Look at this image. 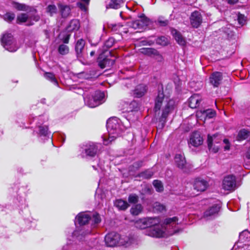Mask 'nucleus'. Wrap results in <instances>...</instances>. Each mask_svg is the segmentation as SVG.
<instances>
[{
    "instance_id": "64",
    "label": "nucleus",
    "mask_w": 250,
    "mask_h": 250,
    "mask_svg": "<svg viewBox=\"0 0 250 250\" xmlns=\"http://www.w3.org/2000/svg\"><path fill=\"white\" fill-rule=\"evenodd\" d=\"M177 249H177V248H176V247H175V248H172V249H171V250H177Z\"/></svg>"
},
{
    "instance_id": "53",
    "label": "nucleus",
    "mask_w": 250,
    "mask_h": 250,
    "mask_svg": "<svg viewBox=\"0 0 250 250\" xmlns=\"http://www.w3.org/2000/svg\"><path fill=\"white\" fill-rule=\"evenodd\" d=\"M80 75L81 77H82L85 79H89L91 78V76L90 74H89L88 73L85 72H83L80 73Z\"/></svg>"
},
{
    "instance_id": "33",
    "label": "nucleus",
    "mask_w": 250,
    "mask_h": 250,
    "mask_svg": "<svg viewBox=\"0 0 250 250\" xmlns=\"http://www.w3.org/2000/svg\"><path fill=\"white\" fill-rule=\"evenodd\" d=\"M39 134L40 136H44L49 138L51 135L50 132H48V128L47 126H39Z\"/></svg>"
},
{
    "instance_id": "48",
    "label": "nucleus",
    "mask_w": 250,
    "mask_h": 250,
    "mask_svg": "<svg viewBox=\"0 0 250 250\" xmlns=\"http://www.w3.org/2000/svg\"><path fill=\"white\" fill-rule=\"evenodd\" d=\"M154 208L158 211L162 212L165 209V207L159 202H156L153 205Z\"/></svg>"
},
{
    "instance_id": "56",
    "label": "nucleus",
    "mask_w": 250,
    "mask_h": 250,
    "mask_svg": "<svg viewBox=\"0 0 250 250\" xmlns=\"http://www.w3.org/2000/svg\"><path fill=\"white\" fill-rule=\"evenodd\" d=\"M229 4H234L238 2V0H226Z\"/></svg>"
},
{
    "instance_id": "1",
    "label": "nucleus",
    "mask_w": 250,
    "mask_h": 250,
    "mask_svg": "<svg viewBox=\"0 0 250 250\" xmlns=\"http://www.w3.org/2000/svg\"><path fill=\"white\" fill-rule=\"evenodd\" d=\"M76 223L80 226V228L73 232V235L81 240L83 237L86 235L93 233V229L100 223L101 220L99 214L95 213L92 218L85 213H80L76 218Z\"/></svg>"
},
{
    "instance_id": "51",
    "label": "nucleus",
    "mask_w": 250,
    "mask_h": 250,
    "mask_svg": "<svg viewBox=\"0 0 250 250\" xmlns=\"http://www.w3.org/2000/svg\"><path fill=\"white\" fill-rule=\"evenodd\" d=\"M158 24L161 26H166L168 23V21L167 20H163L162 18H159L157 20Z\"/></svg>"
},
{
    "instance_id": "2",
    "label": "nucleus",
    "mask_w": 250,
    "mask_h": 250,
    "mask_svg": "<svg viewBox=\"0 0 250 250\" xmlns=\"http://www.w3.org/2000/svg\"><path fill=\"white\" fill-rule=\"evenodd\" d=\"M154 102L153 110L155 114L158 112L159 114L160 110H162V115L159 118V122L161 123L162 127H163L167 121V117L174 109L175 101L165 96L163 91L159 90Z\"/></svg>"
},
{
    "instance_id": "55",
    "label": "nucleus",
    "mask_w": 250,
    "mask_h": 250,
    "mask_svg": "<svg viewBox=\"0 0 250 250\" xmlns=\"http://www.w3.org/2000/svg\"><path fill=\"white\" fill-rule=\"evenodd\" d=\"M69 40V36H67L63 39V42L64 43H68Z\"/></svg>"
},
{
    "instance_id": "21",
    "label": "nucleus",
    "mask_w": 250,
    "mask_h": 250,
    "mask_svg": "<svg viewBox=\"0 0 250 250\" xmlns=\"http://www.w3.org/2000/svg\"><path fill=\"white\" fill-rule=\"evenodd\" d=\"M58 6L62 18H66L69 15L71 9L69 5L59 3Z\"/></svg>"
},
{
    "instance_id": "13",
    "label": "nucleus",
    "mask_w": 250,
    "mask_h": 250,
    "mask_svg": "<svg viewBox=\"0 0 250 250\" xmlns=\"http://www.w3.org/2000/svg\"><path fill=\"white\" fill-rule=\"evenodd\" d=\"M190 21L191 25L194 28H198L202 22V16L201 13L197 11L192 13Z\"/></svg>"
},
{
    "instance_id": "3",
    "label": "nucleus",
    "mask_w": 250,
    "mask_h": 250,
    "mask_svg": "<svg viewBox=\"0 0 250 250\" xmlns=\"http://www.w3.org/2000/svg\"><path fill=\"white\" fill-rule=\"evenodd\" d=\"M177 222V217L167 218L164 221V226L157 224L152 225L146 229V234L153 237L160 238L164 236L166 231L170 234H174L177 232L175 228L178 224Z\"/></svg>"
},
{
    "instance_id": "20",
    "label": "nucleus",
    "mask_w": 250,
    "mask_h": 250,
    "mask_svg": "<svg viewBox=\"0 0 250 250\" xmlns=\"http://www.w3.org/2000/svg\"><path fill=\"white\" fill-rule=\"evenodd\" d=\"M147 90L146 85L139 84L137 85L134 91V95L136 98H140L144 96Z\"/></svg>"
},
{
    "instance_id": "26",
    "label": "nucleus",
    "mask_w": 250,
    "mask_h": 250,
    "mask_svg": "<svg viewBox=\"0 0 250 250\" xmlns=\"http://www.w3.org/2000/svg\"><path fill=\"white\" fill-rule=\"evenodd\" d=\"M126 105L127 107L125 111L127 112L137 111L139 109V104L136 101H133L129 104H126Z\"/></svg>"
},
{
    "instance_id": "29",
    "label": "nucleus",
    "mask_w": 250,
    "mask_h": 250,
    "mask_svg": "<svg viewBox=\"0 0 250 250\" xmlns=\"http://www.w3.org/2000/svg\"><path fill=\"white\" fill-rule=\"evenodd\" d=\"M154 172L151 169H148L139 173L137 177L145 179H148L151 178Z\"/></svg>"
},
{
    "instance_id": "44",
    "label": "nucleus",
    "mask_w": 250,
    "mask_h": 250,
    "mask_svg": "<svg viewBox=\"0 0 250 250\" xmlns=\"http://www.w3.org/2000/svg\"><path fill=\"white\" fill-rule=\"evenodd\" d=\"M40 20V17L38 15L33 14L32 15L31 14H29V19H28V21H29L30 23H28V25H32L34 24L33 22H32V21H38Z\"/></svg>"
},
{
    "instance_id": "45",
    "label": "nucleus",
    "mask_w": 250,
    "mask_h": 250,
    "mask_svg": "<svg viewBox=\"0 0 250 250\" xmlns=\"http://www.w3.org/2000/svg\"><path fill=\"white\" fill-rule=\"evenodd\" d=\"M122 27V25L119 24H113L110 23L108 24V28L111 30V31L116 32L119 31L120 27Z\"/></svg>"
},
{
    "instance_id": "40",
    "label": "nucleus",
    "mask_w": 250,
    "mask_h": 250,
    "mask_svg": "<svg viewBox=\"0 0 250 250\" xmlns=\"http://www.w3.org/2000/svg\"><path fill=\"white\" fill-rule=\"evenodd\" d=\"M156 43L162 46H166L168 43L167 38L165 36H161L158 37L156 40Z\"/></svg>"
},
{
    "instance_id": "61",
    "label": "nucleus",
    "mask_w": 250,
    "mask_h": 250,
    "mask_svg": "<svg viewBox=\"0 0 250 250\" xmlns=\"http://www.w3.org/2000/svg\"><path fill=\"white\" fill-rule=\"evenodd\" d=\"M82 1L84 2L85 4L88 5L89 4V2L90 0H81Z\"/></svg>"
},
{
    "instance_id": "14",
    "label": "nucleus",
    "mask_w": 250,
    "mask_h": 250,
    "mask_svg": "<svg viewBox=\"0 0 250 250\" xmlns=\"http://www.w3.org/2000/svg\"><path fill=\"white\" fill-rule=\"evenodd\" d=\"M203 139L199 132H194L190 135L189 144L194 147H197L203 144Z\"/></svg>"
},
{
    "instance_id": "7",
    "label": "nucleus",
    "mask_w": 250,
    "mask_h": 250,
    "mask_svg": "<svg viewBox=\"0 0 250 250\" xmlns=\"http://www.w3.org/2000/svg\"><path fill=\"white\" fill-rule=\"evenodd\" d=\"M159 222V219L157 217H147L137 221L135 225L139 229H147L152 225L158 224Z\"/></svg>"
},
{
    "instance_id": "9",
    "label": "nucleus",
    "mask_w": 250,
    "mask_h": 250,
    "mask_svg": "<svg viewBox=\"0 0 250 250\" xmlns=\"http://www.w3.org/2000/svg\"><path fill=\"white\" fill-rule=\"evenodd\" d=\"M175 162L177 167L184 172H188L191 168V166L187 163L185 157L181 154L175 155Z\"/></svg>"
},
{
    "instance_id": "22",
    "label": "nucleus",
    "mask_w": 250,
    "mask_h": 250,
    "mask_svg": "<svg viewBox=\"0 0 250 250\" xmlns=\"http://www.w3.org/2000/svg\"><path fill=\"white\" fill-rule=\"evenodd\" d=\"M171 34L178 43L181 45H185L186 41L179 31L176 29H173L171 30Z\"/></svg>"
},
{
    "instance_id": "57",
    "label": "nucleus",
    "mask_w": 250,
    "mask_h": 250,
    "mask_svg": "<svg viewBox=\"0 0 250 250\" xmlns=\"http://www.w3.org/2000/svg\"><path fill=\"white\" fill-rule=\"evenodd\" d=\"M139 24L140 21H136L133 23V26L134 28H136V27H138L139 25Z\"/></svg>"
},
{
    "instance_id": "8",
    "label": "nucleus",
    "mask_w": 250,
    "mask_h": 250,
    "mask_svg": "<svg viewBox=\"0 0 250 250\" xmlns=\"http://www.w3.org/2000/svg\"><path fill=\"white\" fill-rule=\"evenodd\" d=\"M222 187L225 190H234L237 188L235 177L232 175L226 176L223 181Z\"/></svg>"
},
{
    "instance_id": "24",
    "label": "nucleus",
    "mask_w": 250,
    "mask_h": 250,
    "mask_svg": "<svg viewBox=\"0 0 250 250\" xmlns=\"http://www.w3.org/2000/svg\"><path fill=\"white\" fill-rule=\"evenodd\" d=\"M114 206L119 210H125L129 207V204L126 201L120 199L115 201Z\"/></svg>"
},
{
    "instance_id": "34",
    "label": "nucleus",
    "mask_w": 250,
    "mask_h": 250,
    "mask_svg": "<svg viewBox=\"0 0 250 250\" xmlns=\"http://www.w3.org/2000/svg\"><path fill=\"white\" fill-rule=\"evenodd\" d=\"M44 76L47 80L50 81L55 85H58V81L53 73L51 72H46L44 73Z\"/></svg>"
},
{
    "instance_id": "52",
    "label": "nucleus",
    "mask_w": 250,
    "mask_h": 250,
    "mask_svg": "<svg viewBox=\"0 0 250 250\" xmlns=\"http://www.w3.org/2000/svg\"><path fill=\"white\" fill-rule=\"evenodd\" d=\"M47 10L52 14L56 12L57 8L54 5H49L47 7Z\"/></svg>"
},
{
    "instance_id": "17",
    "label": "nucleus",
    "mask_w": 250,
    "mask_h": 250,
    "mask_svg": "<svg viewBox=\"0 0 250 250\" xmlns=\"http://www.w3.org/2000/svg\"><path fill=\"white\" fill-rule=\"evenodd\" d=\"M98 62L99 67L102 69H104L113 65L115 63V60L110 59L107 57L103 58L101 55L98 59Z\"/></svg>"
},
{
    "instance_id": "49",
    "label": "nucleus",
    "mask_w": 250,
    "mask_h": 250,
    "mask_svg": "<svg viewBox=\"0 0 250 250\" xmlns=\"http://www.w3.org/2000/svg\"><path fill=\"white\" fill-rule=\"evenodd\" d=\"M15 7L18 10L26 11L27 10V6L25 4L19 3H16Z\"/></svg>"
},
{
    "instance_id": "43",
    "label": "nucleus",
    "mask_w": 250,
    "mask_h": 250,
    "mask_svg": "<svg viewBox=\"0 0 250 250\" xmlns=\"http://www.w3.org/2000/svg\"><path fill=\"white\" fill-rule=\"evenodd\" d=\"M128 201L130 204H136L139 201V196L136 194H130L128 196Z\"/></svg>"
},
{
    "instance_id": "54",
    "label": "nucleus",
    "mask_w": 250,
    "mask_h": 250,
    "mask_svg": "<svg viewBox=\"0 0 250 250\" xmlns=\"http://www.w3.org/2000/svg\"><path fill=\"white\" fill-rule=\"evenodd\" d=\"M87 5L85 3H81V2H78L77 3V5L78 6L81 8L82 10H84L85 11L86 10V5Z\"/></svg>"
},
{
    "instance_id": "47",
    "label": "nucleus",
    "mask_w": 250,
    "mask_h": 250,
    "mask_svg": "<svg viewBox=\"0 0 250 250\" xmlns=\"http://www.w3.org/2000/svg\"><path fill=\"white\" fill-rule=\"evenodd\" d=\"M115 39L112 37H110L105 42L104 46L106 48H109L113 45Z\"/></svg>"
},
{
    "instance_id": "38",
    "label": "nucleus",
    "mask_w": 250,
    "mask_h": 250,
    "mask_svg": "<svg viewBox=\"0 0 250 250\" xmlns=\"http://www.w3.org/2000/svg\"><path fill=\"white\" fill-rule=\"evenodd\" d=\"M29 19V13H21L17 17L18 22H24L28 21Z\"/></svg>"
},
{
    "instance_id": "63",
    "label": "nucleus",
    "mask_w": 250,
    "mask_h": 250,
    "mask_svg": "<svg viewBox=\"0 0 250 250\" xmlns=\"http://www.w3.org/2000/svg\"><path fill=\"white\" fill-rule=\"evenodd\" d=\"M45 99H42V100H41V102H42V104H45Z\"/></svg>"
},
{
    "instance_id": "18",
    "label": "nucleus",
    "mask_w": 250,
    "mask_h": 250,
    "mask_svg": "<svg viewBox=\"0 0 250 250\" xmlns=\"http://www.w3.org/2000/svg\"><path fill=\"white\" fill-rule=\"evenodd\" d=\"M208 186V183L206 181L200 178H197L194 181L193 187L197 191H203L206 189Z\"/></svg>"
},
{
    "instance_id": "16",
    "label": "nucleus",
    "mask_w": 250,
    "mask_h": 250,
    "mask_svg": "<svg viewBox=\"0 0 250 250\" xmlns=\"http://www.w3.org/2000/svg\"><path fill=\"white\" fill-rule=\"evenodd\" d=\"M90 94H88L86 93H84L83 94V97L85 104L92 108L97 106L99 105L98 102L94 99L92 92H90Z\"/></svg>"
},
{
    "instance_id": "62",
    "label": "nucleus",
    "mask_w": 250,
    "mask_h": 250,
    "mask_svg": "<svg viewBox=\"0 0 250 250\" xmlns=\"http://www.w3.org/2000/svg\"><path fill=\"white\" fill-rule=\"evenodd\" d=\"M229 146H227H227H225V147H224V149H225V150H229Z\"/></svg>"
},
{
    "instance_id": "32",
    "label": "nucleus",
    "mask_w": 250,
    "mask_h": 250,
    "mask_svg": "<svg viewBox=\"0 0 250 250\" xmlns=\"http://www.w3.org/2000/svg\"><path fill=\"white\" fill-rule=\"evenodd\" d=\"M250 135V131L246 129H242L239 131L237 136V140L242 141L246 139Z\"/></svg>"
},
{
    "instance_id": "4",
    "label": "nucleus",
    "mask_w": 250,
    "mask_h": 250,
    "mask_svg": "<svg viewBox=\"0 0 250 250\" xmlns=\"http://www.w3.org/2000/svg\"><path fill=\"white\" fill-rule=\"evenodd\" d=\"M106 128L108 132V139L103 136V143L104 145H108L114 141L122 132L120 125V120L116 117L109 118L106 122Z\"/></svg>"
},
{
    "instance_id": "6",
    "label": "nucleus",
    "mask_w": 250,
    "mask_h": 250,
    "mask_svg": "<svg viewBox=\"0 0 250 250\" xmlns=\"http://www.w3.org/2000/svg\"><path fill=\"white\" fill-rule=\"evenodd\" d=\"M1 42L3 47L10 52H15L19 48L15 40L11 33L4 34L1 39Z\"/></svg>"
},
{
    "instance_id": "50",
    "label": "nucleus",
    "mask_w": 250,
    "mask_h": 250,
    "mask_svg": "<svg viewBox=\"0 0 250 250\" xmlns=\"http://www.w3.org/2000/svg\"><path fill=\"white\" fill-rule=\"evenodd\" d=\"M88 42L90 43L91 46H96L98 44V43L100 41V37H98L97 38V40H96V41H93V39L91 37H89L88 38Z\"/></svg>"
},
{
    "instance_id": "41",
    "label": "nucleus",
    "mask_w": 250,
    "mask_h": 250,
    "mask_svg": "<svg viewBox=\"0 0 250 250\" xmlns=\"http://www.w3.org/2000/svg\"><path fill=\"white\" fill-rule=\"evenodd\" d=\"M58 52L62 55H66L69 52V47L64 44H61L58 47Z\"/></svg>"
},
{
    "instance_id": "37",
    "label": "nucleus",
    "mask_w": 250,
    "mask_h": 250,
    "mask_svg": "<svg viewBox=\"0 0 250 250\" xmlns=\"http://www.w3.org/2000/svg\"><path fill=\"white\" fill-rule=\"evenodd\" d=\"M92 94L95 100L98 102V105L100 104H101V101L104 97V93L100 91H96Z\"/></svg>"
},
{
    "instance_id": "11",
    "label": "nucleus",
    "mask_w": 250,
    "mask_h": 250,
    "mask_svg": "<svg viewBox=\"0 0 250 250\" xmlns=\"http://www.w3.org/2000/svg\"><path fill=\"white\" fill-rule=\"evenodd\" d=\"M222 80V73L218 71L211 73L209 78V83L214 87H218L221 84Z\"/></svg>"
},
{
    "instance_id": "10",
    "label": "nucleus",
    "mask_w": 250,
    "mask_h": 250,
    "mask_svg": "<svg viewBox=\"0 0 250 250\" xmlns=\"http://www.w3.org/2000/svg\"><path fill=\"white\" fill-rule=\"evenodd\" d=\"M82 152H84L85 156L89 157H94L98 151L97 146L93 143H89L83 145L82 147Z\"/></svg>"
},
{
    "instance_id": "60",
    "label": "nucleus",
    "mask_w": 250,
    "mask_h": 250,
    "mask_svg": "<svg viewBox=\"0 0 250 250\" xmlns=\"http://www.w3.org/2000/svg\"><path fill=\"white\" fill-rule=\"evenodd\" d=\"M95 51L94 50H92V51H91L90 52V56H91V57L94 56V55H95Z\"/></svg>"
},
{
    "instance_id": "25",
    "label": "nucleus",
    "mask_w": 250,
    "mask_h": 250,
    "mask_svg": "<svg viewBox=\"0 0 250 250\" xmlns=\"http://www.w3.org/2000/svg\"><path fill=\"white\" fill-rule=\"evenodd\" d=\"M124 2L123 0H111L109 4L106 5V8L119 9Z\"/></svg>"
},
{
    "instance_id": "28",
    "label": "nucleus",
    "mask_w": 250,
    "mask_h": 250,
    "mask_svg": "<svg viewBox=\"0 0 250 250\" xmlns=\"http://www.w3.org/2000/svg\"><path fill=\"white\" fill-rule=\"evenodd\" d=\"M80 26V25L79 21L77 20H73L70 22L67 27V29L69 31H77L79 29Z\"/></svg>"
},
{
    "instance_id": "35",
    "label": "nucleus",
    "mask_w": 250,
    "mask_h": 250,
    "mask_svg": "<svg viewBox=\"0 0 250 250\" xmlns=\"http://www.w3.org/2000/svg\"><path fill=\"white\" fill-rule=\"evenodd\" d=\"M207 142L209 150H212L214 153L217 152L218 150V148L217 147H215V146L213 147V137L208 135V136Z\"/></svg>"
},
{
    "instance_id": "27",
    "label": "nucleus",
    "mask_w": 250,
    "mask_h": 250,
    "mask_svg": "<svg viewBox=\"0 0 250 250\" xmlns=\"http://www.w3.org/2000/svg\"><path fill=\"white\" fill-rule=\"evenodd\" d=\"M143 207L140 204L133 206L130 208V211L132 215L136 216L138 215L143 211Z\"/></svg>"
},
{
    "instance_id": "39",
    "label": "nucleus",
    "mask_w": 250,
    "mask_h": 250,
    "mask_svg": "<svg viewBox=\"0 0 250 250\" xmlns=\"http://www.w3.org/2000/svg\"><path fill=\"white\" fill-rule=\"evenodd\" d=\"M153 185L157 191L160 192L163 191L164 187L162 183L160 181L158 180H154Z\"/></svg>"
},
{
    "instance_id": "42",
    "label": "nucleus",
    "mask_w": 250,
    "mask_h": 250,
    "mask_svg": "<svg viewBox=\"0 0 250 250\" xmlns=\"http://www.w3.org/2000/svg\"><path fill=\"white\" fill-rule=\"evenodd\" d=\"M143 161H138L134 162L131 166L130 168V170L131 171H136L139 169L140 167H141L143 166Z\"/></svg>"
},
{
    "instance_id": "5",
    "label": "nucleus",
    "mask_w": 250,
    "mask_h": 250,
    "mask_svg": "<svg viewBox=\"0 0 250 250\" xmlns=\"http://www.w3.org/2000/svg\"><path fill=\"white\" fill-rule=\"evenodd\" d=\"M107 246L113 247L119 245L127 246L131 243V240L129 238H121L119 234L115 232H111L106 234L104 238Z\"/></svg>"
},
{
    "instance_id": "58",
    "label": "nucleus",
    "mask_w": 250,
    "mask_h": 250,
    "mask_svg": "<svg viewBox=\"0 0 250 250\" xmlns=\"http://www.w3.org/2000/svg\"><path fill=\"white\" fill-rule=\"evenodd\" d=\"M246 157L247 158L250 159V147H249V148L247 151V153L246 154Z\"/></svg>"
},
{
    "instance_id": "31",
    "label": "nucleus",
    "mask_w": 250,
    "mask_h": 250,
    "mask_svg": "<svg viewBox=\"0 0 250 250\" xmlns=\"http://www.w3.org/2000/svg\"><path fill=\"white\" fill-rule=\"evenodd\" d=\"M203 116L205 119H211L215 117L216 115L215 111L212 109H208L203 110L201 111Z\"/></svg>"
},
{
    "instance_id": "36",
    "label": "nucleus",
    "mask_w": 250,
    "mask_h": 250,
    "mask_svg": "<svg viewBox=\"0 0 250 250\" xmlns=\"http://www.w3.org/2000/svg\"><path fill=\"white\" fill-rule=\"evenodd\" d=\"M2 18L5 21L11 22L14 20L15 14L11 12H7L2 16Z\"/></svg>"
},
{
    "instance_id": "12",
    "label": "nucleus",
    "mask_w": 250,
    "mask_h": 250,
    "mask_svg": "<svg viewBox=\"0 0 250 250\" xmlns=\"http://www.w3.org/2000/svg\"><path fill=\"white\" fill-rule=\"evenodd\" d=\"M220 207L215 204L209 208L204 213V218L208 220L211 219L216 217L220 210Z\"/></svg>"
},
{
    "instance_id": "59",
    "label": "nucleus",
    "mask_w": 250,
    "mask_h": 250,
    "mask_svg": "<svg viewBox=\"0 0 250 250\" xmlns=\"http://www.w3.org/2000/svg\"><path fill=\"white\" fill-rule=\"evenodd\" d=\"M141 18H143V20H144L145 21L144 22L146 24L147 23V21H148L146 17H145V16H143L142 17H141Z\"/></svg>"
},
{
    "instance_id": "23",
    "label": "nucleus",
    "mask_w": 250,
    "mask_h": 250,
    "mask_svg": "<svg viewBox=\"0 0 250 250\" xmlns=\"http://www.w3.org/2000/svg\"><path fill=\"white\" fill-rule=\"evenodd\" d=\"M142 53L150 57L158 56L161 58L162 56L159 52L155 49L152 48H144L142 49Z\"/></svg>"
},
{
    "instance_id": "46",
    "label": "nucleus",
    "mask_w": 250,
    "mask_h": 250,
    "mask_svg": "<svg viewBox=\"0 0 250 250\" xmlns=\"http://www.w3.org/2000/svg\"><path fill=\"white\" fill-rule=\"evenodd\" d=\"M237 20L239 24L243 25L246 23V17L243 14L239 13L237 16Z\"/></svg>"
},
{
    "instance_id": "19",
    "label": "nucleus",
    "mask_w": 250,
    "mask_h": 250,
    "mask_svg": "<svg viewBox=\"0 0 250 250\" xmlns=\"http://www.w3.org/2000/svg\"><path fill=\"white\" fill-rule=\"evenodd\" d=\"M201 97L198 94H194L188 99V105L191 108H195L199 106Z\"/></svg>"
},
{
    "instance_id": "30",
    "label": "nucleus",
    "mask_w": 250,
    "mask_h": 250,
    "mask_svg": "<svg viewBox=\"0 0 250 250\" xmlns=\"http://www.w3.org/2000/svg\"><path fill=\"white\" fill-rule=\"evenodd\" d=\"M248 239H250V232L247 230H245L241 232L239 234V242L241 243H245Z\"/></svg>"
},
{
    "instance_id": "15",
    "label": "nucleus",
    "mask_w": 250,
    "mask_h": 250,
    "mask_svg": "<svg viewBox=\"0 0 250 250\" xmlns=\"http://www.w3.org/2000/svg\"><path fill=\"white\" fill-rule=\"evenodd\" d=\"M85 44V41L80 39L76 43L75 50L77 58H83V50Z\"/></svg>"
}]
</instances>
